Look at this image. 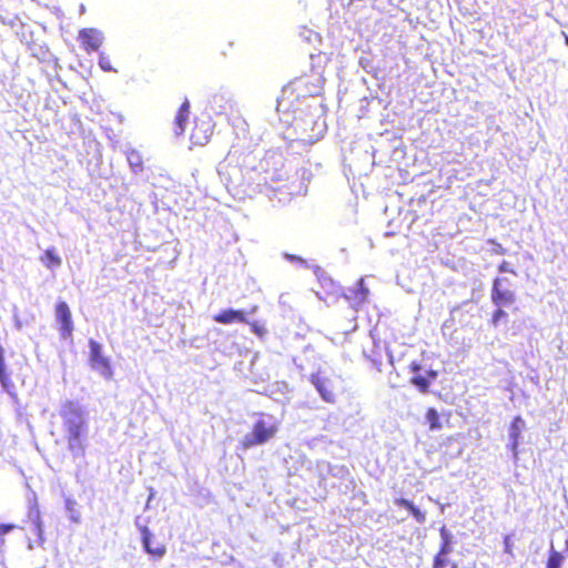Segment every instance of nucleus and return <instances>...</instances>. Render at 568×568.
<instances>
[{
	"label": "nucleus",
	"mask_w": 568,
	"mask_h": 568,
	"mask_svg": "<svg viewBox=\"0 0 568 568\" xmlns=\"http://www.w3.org/2000/svg\"><path fill=\"white\" fill-rule=\"evenodd\" d=\"M68 449L74 457H82L85 453V434L88 420L84 409L73 400H67L60 408Z\"/></svg>",
	"instance_id": "f257e3e1"
},
{
	"label": "nucleus",
	"mask_w": 568,
	"mask_h": 568,
	"mask_svg": "<svg viewBox=\"0 0 568 568\" xmlns=\"http://www.w3.org/2000/svg\"><path fill=\"white\" fill-rule=\"evenodd\" d=\"M508 284L509 281L507 277H496L493 281L490 301L495 305V310L491 313L489 322L494 327H498L500 323L507 321L508 314L504 307H510L516 303V293L507 288Z\"/></svg>",
	"instance_id": "f03ea898"
},
{
	"label": "nucleus",
	"mask_w": 568,
	"mask_h": 568,
	"mask_svg": "<svg viewBox=\"0 0 568 568\" xmlns=\"http://www.w3.org/2000/svg\"><path fill=\"white\" fill-rule=\"evenodd\" d=\"M278 426L274 422L258 419L253 424L250 434L245 435L240 442V447L247 450L252 447L263 445L275 437Z\"/></svg>",
	"instance_id": "7ed1b4c3"
},
{
	"label": "nucleus",
	"mask_w": 568,
	"mask_h": 568,
	"mask_svg": "<svg viewBox=\"0 0 568 568\" xmlns=\"http://www.w3.org/2000/svg\"><path fill=\"white\" fill-rule=\"evenodd\" d=\"M89 347V363L91 368L98 371L105 379H112L113 368L110 358L103 355L102 345L94 339H90Z\"/></svg>",
	"instance_id": "20e7f679"
},
{
	"label": "nucleus",
	"mask_w": 568,
	"mask_h": 568,
	"mask_svg": "<svg viewBox=\"0 0 568 568\" xmlns=\"http://www.w3.org/2000/svg\"><path fill=\"white\" fill-rule=\"evenodd\" d=\"M408 371L412 374L409 383L422 394L429 393L432 383L438 377V372L435 369L422 373V365L417 361L409 363Z\"/></svg>",
	"instance_id": "39448f33"
},
{
	"label": "nucleus",
	"mask_w": 568,
	"mask_h": 568,
	"mask_svg": "<svg viewBox=\"0 0 568 568\" xmlns=\"http://www.w3.org/2000/svg\"><path fill=\"white\" fill-rule=\"evenodd\" d=\"M214 123L210 119L196 118L190 133V142L192 146L206 145L213 135Z\"/></svg>",
	"instance_id": "423d86ee"
},
{
	"label": "nucleus",
	"mask_w": 568,
	"mask_h": 568,
	"mask_svg": "<svg viewBox=\"0 0 568 568\" xmlns=\"http://www.w3.org/2000/svg\"><path fill=\"white\" fill-rule=\"evenodd\" d=\"M55 318L59 324V332L62 339H70L73 334L72 314L69 305L64 301L55 304Z\"/></svg>",
	"instance_id": "0eeeda50"
},
{
	"label": "nucleus",
	"mask_w": 568,
	"mask_h": 568,
	"mask_svg": "<svg viewBox=\"0 0 568 568\" xmlns=\"http://www.w3.org/2000/svg\"><path fill=\"white\" fill-rule=\"evenodd\" d=\"M141 540L143 549L153 559H161L166 554V545L164 542L154 541V536L146 526L140 527Z\"/></svg>",
	"instance_id": "6e6552de"
},
{
	"label": "nucleus",
	"mask_w": 568,
	"mask_h": 568,
	"mask_svg": "<svg viewBox=\"0 0 568 568\" xmlns=\"http://www.w3.org/2000/svg\"><path fill=\"white\" fill-rule=\"evenodd\" d=\"M81 47L87 53L95 52L103 43V34L94 28H84L79 31Z\"/></svg>",
	"instance_id": "1a4fd4ad"
},
{
	"label": "nucleus",
	"mask_w": 568,
	"mask_h": 568,
	"mask_svg": "<svg viewBox=\"0 0 568 568\" xmlns=\"http://www.w3.org/2000/svg\"><path fill=\"white\" fill-rule=\"evenodd\" d=\"M310 382L318 392L321 398L326 403H334L336 399L333 384L329 378L322 375L321 372L311 374Z\"/></svg>",
	"instance_id": "9d476101"
},
{
	"label": "nucleus",
	"mask_w": 568,
	"mask_h": 568,
	"mask_svg": "<svg viewBox=\"0 0 568 568\" xmlns=\"http://www.w3.org/2000/svg\"><path fill=\"white\" fill-rule=\"evenodd\" d=\"M190 115V102L187 99L180 105L173 122V132L176 136H181L185 131V124Z\"/></svg>",
	"instance_id": "9b49d317"
},
{
	"label": "nucleus",
	"mask_w": 568,
	"mask_h": 568,
	"mask_svg": "<svg viewBox=\"0 0 568 568\" xmlns=\"http://www.w3.org/2000/svg\"><path fill=\"white\" fill-rule=\"evenodd\" d=\"M213 320L220 324H232L234 322L248 323L245 313L240 310H223L213 316Z\"/></svg>",
	"instance_id": "f8f14e48"
},
{
	"label": "nucleus",
	"mask_w": 568,
	"mask_h": 568,
	"mask_svg": "<svg viewBox=\"0 0 568 568\" xmlns=\"http://www.w3.org/2000/svg\"><path fill=\"white\" fill-rule=\"evenodd\" d=\"M525 426V422L520 416H516L509 426V438H510V448L514 453H516L517 447L519 445L521 430Z\"/></svg>",
	"instance_id": "ddd939ff"
},
{
	"label": "nucleus",
	"mask_w": 568,
	"mask_h": 568,
	"mask_svg": "<svg viewBox=\"0 0 568 568\" xmlns=\"http://www.w3.org/2000/svg\"><path fill=\"white\" fill-rule=\"evenodd\" d=\"M368 290L364 285V280L361 278L356 284V287L351 290V293L346 298L352 302L354 307H357L366 302Z\"/></svg>",
	"instance_id": "4468645a"
},
{
	"label": "nucleus",
	"mask_w": 568,
	"mask_h": 568,
	"mask_svg": "<svg viewBox=\"0 0 568 568\" xmlns=\"http://www.w3.org/2000/svg\"><path fill=\"white\" fill-rule=\"evenodd\" d=\"M395 504L407 509L417 523L424 524L426 521L425 513L417 508L412 500L400 497L395 499Z\"/></svg>",
	"instance_id": "2eb2a0df"
},
{
	"label": "nucleus",
	"mask_w": 568,
	"mask_h": 568,
	"mask_svg": "<svg viewBox=\"0 0 568 568\" xmlns=\"http://www.w3.org/2000/svg\"><path fill=\"white\" fill-rule=\"evenodd\" d=\"M41 262L47 268L53 270L61 265V257L57 254L54 248H48L40 257Z\"/></svg>",
	"instance_id": "dca6fc26"
},
{
	"label": "nucleus",
	"mask_w": 568,
	"mask_h": 568,
	"mask_svg": "<svg viewBox=\"0 0 568 568\" xmlns=\"http://www.w3.org/2000/svg\"><path fill=\"white\" fill-rule=\"evenodd\" d=\"M439 534L442 542L437 552L448 556L453 551V536L445 526L439 529Z\"/></svg>",
	"instance_id": "f3484780"
},
{
	"label": "nucleus",
	"mask_w": 568,
	"mask_h": 568,
	"mask_svg": "<svg viewBox=\"0 0 568 568\" xmlns=\"http://www.w3.org/2000/svg\"><path fill=\"white\" fill-rule=\"evenodd\" d=\"M321 290L316 292L320 298L327 300L337 294V287L333 281L324 278L320 281Z\"/></svg>",
	"instance_id": "a211bd4d"
},
{
	"label": "nucleus",
	"mask_w": 568,
	"mask_h": 568,
	"mask_svg": "<svg viewBox=\"0 0 568 568\" xmlns=\"http://www.w3.org/2000/svg\"><path fill=\"white\" fill-rule=\"evenodd\" d=\"M425 418L428 423L430 430H438L443 428V424L440 422V416L436 408L429 407L425 413Z\"/></svg>",
	"instance_id": "6ab92c4d"
},
{
	"label": "nucleus",
	"mask_w": 568,
	"mask_h": 568,
	"mask_svg": "<svg viewBox=\"0 0 568 568\" xmlns=\"http://www.w3.org/2000/svg\"><path fill=\"white\" fill-rule=\"evenodd\" d=\"M0 383L3 388L9 389L12 386L9 374L7 373L3 357V349L0 346Z\"/></svg>",
	"instance_id": "aec40b11"
},
{
	"label": "nucleus",
	"mask_w": 568,
	"mask_h": 568,
	"mask_svg": "<svg viewBox=\"0 0 568 568\" xmlns=\"http://www.w3.org/2000/svg\"><path fill=\"white\" fill-rule=\"evenodd\" d=\"M564 557L559 551L551 550L547 559V568H560Z\"/></svg>",
	"instance_id": "412c9836"
},
{
	"label": "nucleus",
	"mask_w": 568,
	"mask_h": 568,
	"mask_svg": "<svg viewBox=\"0 0 568 568\" xmlns=\"http://www.w3.org/2000/svg\"><path fill=\"white\" fill-rule=\"evenodd\" d=\"M251 327V331L257 335L258 337H264L267 333V329L265 328L264 325L257 323V322H248L247 323Z\"/></svg>",
	"instance_id": "4be33fe9"
},
{
	"label": "nucleus",
	"mask_w": 568,
	"mask_h": 568,
	"mask_svg": "<svg viewBox=\"0 0 568 568\" xmlns=\"http://www.w3.org/2000/svg\"><path fill=\"white\" fill-rule=\"evenodd\" d=\"M447 566V555L437 552L433 559V568H445Z\"/></svg>",
	"instance_id": "5701e85b"
},
{
	"label": "nucleus",
	"mask_w": 568,
	"mask_h": 568,
	"mask_svg": "<svg viewBox=\"0 0 568 568\" xmlns=\"http://www.w3.org/2000/svg\"><path fill=\"white\" fill-rule=\"evenodd\" d=\"M498 272L499 273H510L515 276H517V271L513 267V265L507 262V261H503L499 265H498Z\"/></svg>",
	"instance_id": "b1692460"
},
{
	"label": "nucleus",
	"mask_w": 568,
	"mask_h": 568,
	"mask_svg": "<svg viewBox=\"0 0 568 568\" xmlns=\"http://www.w3.org/2000/svg\"><path fill=\"white\" fill-rule=\"evenodd\" d=\"M16 529V525L13 524H0V544L4 542V535L9 534Z\"/></svg>",
	"instance_id": "393cba45"
},
{
	"label": "nucleus",
	"mask_w": 568,
	"mask_h": 568,
	"mask_svg": "<svg viewBox=\"0 0 568 568\" xmlns=\"http://www.w3.org/2000/svg\"><path fill=\"white\" fill-rule=\"evenodd\" d=\"M99 65L104 71H112L113 70V68L111 65L110 59L108 57H105L104 54H100V57H99Z\"/></svg>",
	"instance_id": "a878e982"
},
{
	"label": "nucleus",
	"mask_w": 568,
	"mask_h": 568,
	"mask_svg": "<svg viewBox=\"0 0 568 568\" xmlns=\"http://www.w3.org/2000/svg\"><path fill=\"white\" fill-rule=\"evenodd\" d=\"M504 545H505V552L513 556V544L510 541L509 536H505L504 538Z\"/></svg>",
	"instance_id": "bb28decb"
},
{
	"label": "nucleus",
	"mask_w": 568,
	"mask_h": 568,
	"mask_svg": "<svg viewBox=\"0 0 568 568\" xmlns=\"http://www.w3.org/2000/svg\"><path fill=\"white\" fill-rule=\"evenodd\" d=\"M494 253L504 255L506 254V248L503 247L500 244H496V246L494 247Z\"/></svg>",
	"instance_id": "cd10ccee"
}]
</instances>
